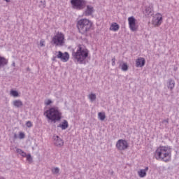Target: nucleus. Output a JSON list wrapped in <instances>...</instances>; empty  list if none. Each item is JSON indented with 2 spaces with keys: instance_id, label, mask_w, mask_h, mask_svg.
<instances>
[{
  "instance_id": "obj_1",
  "label": "nucleus",
  "mask_w": 179,
  "mask_h": 179,
  "mask_svg": "<svg viewBox=\"0 0 179 179\" xmlns=\"http://www.w3.org/2000/svg\"><path fill=\"white\" fill-rule=\"evenodd\" d=\"M72 56L74 59H76L78 64H86L85 59L87 57H89V50H87V49H86L85 46L82 45H78L77 51L73 52Z\"/></svg>"
},
{
  "instance_id": "obj_2",
  "label": "nucleus",
  "mask_w": 179,
  "mask_h": 179,
  "mask_svg": "<svg viewBox=\"0 0 179 179\" xmlns=\"http://www.w3.org/2000/svg\"><path fill=\"white\" fill-rule=\"evenodd\" d=\"M44 115H45L46 118H48L50 122H53V124H55L57 121H61L62 118V113L59 111L58 107L50 108L45 111Z\"/></svg>"
},
{
  "instance_id": "obj_3",
  "label": "nucleus",
  "mask_w": 179,
  "mask_h": 179,
  "mask_svg": "<svg viewBox=\"0 0 179 179\" xmlns=\"http://www.w3.org/2000/svg\"><path fill=\"white\" fill-rule=\"evenodd\" d=\"M155 158L157 160L161 159L163 162H170L171 159V150L169 147H160L155 151Z\"/></svg>"
},
{
  "instance_id": "obj_4",
  "label": "nucleus",
  "mask_w": 179,
  "mask_h": 179,
  "mask_svg": "<svg viewBox=\"0 0 179 179\" xmlns=\"http://www.w3.org/2000/svg\"><path fill=\"white\" fill-rule=\"evenodd\" d=\"M92 26H93V22L88 19H81L77 22L78 31L85 36H86V34L90 31Z\"/></svg>"
},
{
  "instance_id": "obj_5",
  "label": "nucleus",
  "mask_w": 179,
  "mask_h": 179,
  "mask_svg": "<svg viewBox=\"0 0 179 179\" xmlns=\"http://www.w3.org/2000/svg\"><path fill=\"white\" fill-rule=\"evenodd\" d=\"M51 44L56 47H62L65 44V35L59 31L57 32L52 38Z\"/></svg>"
},
{
  "instance_id": "obj_6",
  "label": "nucleus",
  "mask_w": 179,
  "mask_h": 179,
  "mask_svg": "<svg viewBox=\"0 0 179 179\" xmlns=\"http://www.w3.org/2000/svg\"><path fill=\"white\" fill-rule=\"evenodd\" d=\"M70 3L71 8L76 10H83V8H86L85 0H71Z\"/></svg>"
},
{
  "instance_id": "obj_7",
  "label": "nucleus",
  "mask_w": 179,
  "mask_h": 179,
  "mask_svg": "<svg viewBox=\"0 0 179 179\" xmlns=\"http://www.w3.org/2000/svg\"><path fill=\"white\" fill-rule=\"evenodd\" d=\"M129 145L128 141L124 139H120L116 143V148L118 150H127L128 149Z\"/></svg>"
},
{
  "instance_id": "obj_8",
  "label": "nucleus",
  "mask_w": 179,
  "mask_h": 179,
  "mask_svg": "<svg viewBox=\"0 0 179 179\" xmlns=\"http://www.w3.org/2000/svg\"><path fill=\"white\" fill-rule=\"evenodd\" d=\"M57 57L61 59V61H63V62H68L69 61V53L68 52L62 53V52L59 51Z\"/></svg>"
},
{
  "instance_id": "obj_9",
  "label": "nucleus",
  "mask_w": 179,
  "mask_h": 179,
  "mask_svg": "<svg viewBox=\"0 0 179 179\" xmlns=\"http://www.w3.org/2000/svg\"><path fill=\"white\" fill-rule=\"evenodd\" d=\"M129 26L131 31H136V19L134 16L128 18Z\"/></svg>"
},
{
  "instance_id": "obj_10",
  "label": "nucleus",
  "mask_w": 179,
  "mask_h": 179,
  "mask_svg": "<svg viewBox=\"0 0 179 179\" xmlns=\"http://www.w3.org/2000/svg\"><path fill=\"white\" fill-rule=\"evenodd\" d=\"M94 13V8H93L90 5H87V8L84 12V15L85 16H92Z\"/></svg>"
},
{
  "instance_id": "obj_11",
  "label": "nucleus",
  "mask_w": 179,
  "mask_h": 179,
  "mask_svg": "<svg viewBox=\"0 0 179 179\" xmlns=\"http://www.w3.org/2000/svg\"><path fill=\"white\" fill-rule=\"evenodd\" d=\"M145 64H146V60L143 57H139L136 60V66L137 68H142L145 66Z\"/></svg>"
},
{
  "instance_id": "obj_12",
  "label": "nucleus",
  "mask_w": 179,
  "mask_h": 179,
  "mask_svg": "<svg viewBox=\"0 0 179 179\" xmlns=\"http://www.w3.org/2000/svg\"><path fill=\"white\" fill-rule=\"evenodd\" d=\"M53 139L55 141L54 143L55 146H63L64 145V141L59 138L58 136H54Z\"/></svg>"
},
{
  "instance_id": "obj_13",
  "label": "nucleus",
  "mask_w": 179,
  "mask_h": 179,
  "mask_svg": "<svg viewBox=\"0 0 179 179\" xmlns=\"http://www.w3.org/2000/svg\"><path fill=\"white\" fill-rule=\"evenodd\" d=\"M163 22V17L162 15L158 16L152 20V24L154 26H160Z\"/></svg>"
},
{
  "instance_id": "obj_14",
  "label": "nucleus",
  "mask_w": 179,
  "mask_h": 179,
  "mask_svg": "<svg viewBox=\"0 0 179 179\" xmlns=\"http://www.w3.org/2000/svg\"><path fill=\"white\" fill-rule=\"evenodd\" d=\"M144 15L147 17H149L150 16H152L153 15V8L150 6H146L145 11H144Z\"/></svg>"
},
{
  "instance_id": "obj_15",
  "label": "nucleus",
  "mask_w": 179,
  "mask_h": 179,
  "mask_svg": "<svg viewBox=\"0 0 179 179\" xmlns=\"http://www.w3.org/2000/svg\"><path fill=\"white\" fill-rule=\"evenodd\" d=\"M13 106L17 108H20V107H23V102L19 99L14 100L13 101Z\"/></svg>"
},
{
  "instance_id": "obj_16",
  "label": "nucleus",
  "mask_w": 179,
  "mask_h": 179,
  "mask_svg": "<svg viewBox=\"0 0 179 179\" xmlns=\"http://www.w3.org/2000/svg\"><path fill=\"white\" fill-rule=\"evenodd\" d=\"M174 86H176V82H174V80L169 79L167 83L168 89H170V90H172L173 89H174Z\"/></svg>"
},
{
  "instance_id": "obj_17",
  "label": "nucleus",
  "mask_w": 179,
  "mask_h": 179,
  "mask_svg": "<svg viewBox=\"0 0 179 179\" xmlns=\"http://www.w3.org/2000/svg\"><path fill=\"white\" fill-rule=\"evenodd\" d=\"M6 65H8V59L0 56V68H3V66H6Z\"/></svg>"
},
{
  "instance_id": "obj_18",
  "label": "nucleus",
  "mask_w": 179,
  "mask_h": 179,
  "mask_svg": "<svg viewBox=\"0 0 179 179\" xmlns=\"http://www.w3.org/2000/svg\"><path fill=\"white\" fill-rule=\"evenodd\" d=\"M69 127V124H68V121L64 120L62 124H59L57 127L62 128V130H65Z\"/></svg>"
},
{
  "instance_id": "obj_19",
  "label": "nucleus",
  "mask_w": 179,
  "mask_h": 179,
  "mask_svg": "<svg viewBox=\"0 0 179 179\" xmlns=\"http://www.w3.org/2000/svg\"><path fill=\"white\" fill-rule=\"evenodd\" d=\"M110 30H113V31H117V30H120V25L115 22L111 24Z\"/></svg>"
},
{
  "instance_id": "obj_20",
  "label": "nucleus",
  "mask_w": 179,
  "mask_h": 179,
  "mask_svg": "<svg viewBox=\"0 0 179 179\" xmlns=\"http://www.w3.org/2000/svg\"><path fill=\"white\" fill-rule=\"evenodd\" d=\"M138 174L141 178H143V177H146V172L143 171V169H141L138 172Z\"/></svg>"
},
{
  "instance_id": "obj_21",
  "label": "nucleus",
  "mask_w": 179,
  "mask_h": 179,
  "mask_svg": "<svg viewBox=\"0 0 179 179\" xmlns=\"http://www.w3.org/2000/svg\"><path fill=\"white\" fill-rule=\"evenodd\" d=\"M98 117L101 121H104L106 120V113L100 112L98 114Z\"/></svg>"
},
{
  "instance_id": "obj_22",
  "label": "nucleus",
  "mask_w": 179,
  "mask_h": 179,
  "mask_svg": "<svg viewBox=\"0 0 179 179\" xmlns=\"http://www.w3.org/2000/svg\"><path fill=\"white\" fill-rule=\"evenodd\" d=\"M10 94L11 96H13V97H19V92H17V91H16V90H12L10 92Z\"/></svg>"
},
{
  "instance_id": "obj_23",
  "label": "nucleus",
  "mask_w": 179,
  "mask_h": 179,
  "mask_svg": "<svg viewBox=\"0 0 179 179\" xmlns=\"http://www.w3.org/2000/svg\"><path fill=\"white\" fill-rule=\"evenodd\" d=\"M88 99H90V101H95L96 99V94H93V93L90 94L88 96Z\"/></svg>"
},
{
  "instance_id": "obj_24",
  "label": "nucleus",
  "mask_w": 179,
  "mask_h": 179,
  "mask_svg": "<svg viewBox=\"0 0 179 179\" xmlns=\"http://www.w3.org/2000/svg\"><path fill=\"white\" fill-rule=\"evenodd\" d=\"M121 69L124 72H127V71H128V64L127 63H123Z\"/></svg>"
},
{
  "instance_id": "obj_25",
  "label": "nucleus",
  "mask_w": 179,
  "mask_h": 179,
  "mask_svg": "<svg viewBox=\"0 0 179 179\" xmlns=\"http://www.w3.org/2000/svg\"><path fill=\"white\" fill-rule=\"evenodd\" d=\"M27 162H29V163H32L33 162V157H31V155L28 154L27 156Z\"/></svg>"
},
{
  "instance_id": "obj_26",
  "label": "nucleus",
  "mask_w": 179,
  "mask_h": 179,
  "mask_svg": "<svg viewBox=\"0 0 179 179\" xmlns=\"http://www.w3.org/2000/svg\"><path fill=\"white\" fill-rule=\"evenodd\" d=\"M52 174H58L59 173V168L55 167L52 169Z\"/></svg>"
},
{
  "instance_id": "obj_27",
  "label": "nucleus",
  "mask_w": 179,
  "mask_h": 179,
  "mask_svg": "<svg viewBox=\"0 0 179 179\" xmlns=\"http://www.w3.org/2000/svg\"><path fill=\"white\" fill-rule=\"evenodd\" d=\"M39 8H41V9H44V8H45V1H40Z\"/></svg>"
},
{
  "instance_id": "obj_28",
  "label": "nucleus",
  "mask_w": 179,
  "mask_h": 179,
  "mask_svg": "<svg viewBox=\"0 0 179 179\" xmlns=\"http://www.w3.org/2000/svg\"><path fill=\"white\" fill-rule=\"evenodd\" d=\"M26 125L27 128H31V127H33V124H31V121H27L26 123Z\"/></svg>"
},
{
  "instance_id": "obj_29",
  "label": "nucleus",
  "mask_w": 179,
  "mask_h": 179,
  "mask_svg": "<svg viewBox=\"0 0 179 179\" xmlns=\"http://www.w3.org/2000/svg\"><path fill=\"white\" fill-rule=\"evenodd\" d=\"M19 138H20V139H24V133L20 132Z\"/></svg>"
},
{
  "instance_id": "obj_30",
  "label": "nucleus",
  "mask_w": 179,
  "mask_h": 179,
  "mask_svg": "<svg viewBox=\"0 0 179 179\" xmlns=\"http://www.w3.org/2000/svg\"><path fill=\"white\" fill-rule=\"evenodd\" d=\"M52 103V101H51L50 99H48L45 102V106H50Z\"/></svg>"
},
{
  "instance_id": "obj_31",
  "label": "nucleus",
  "mask_w": 179,
  "mask_h": 179,
  "mask_svg": "<svg viewBox=\"0 0 179 179\" xmlns=\"http://www.w3.org/2000/svg\"><path fill=\"white\" fill-rule=\"evenodd\" d=\"M16 152H17V153H19V155H22L23 150H22V149H20V148H17Z\"/></svg>"
},
{
  "instance_id": "obj_32",
  "label": "nucleus",
  "mask_w": 179,
  "mask_h": 179,
  "mask_svg": "<svg viewBox=\"0 0 179 179\" xmlns=\"http://www.w3.org/2000/svg\"><path fill=\"white\" fill-rule=\"evenodd\" d=\"M21 156H22V157H26L27 156V154H26L24 151H22V153H21Z\"/></svg>"
},
{
  "instance_id": "obj_33",
  "label": "nucleus",
  "mask_w": 179,
  "mask_h": 179,
  "mask_svg": "<svg viewBox=\"0 0 179 179\" xmlns=\"http://www.w3.org/2000/svg\"><path fill=\"white\" fill-rule=\"evenodd\" d=\"M164 122H166V124H169V119L164 120L162 121V124H164Z\"/></svg>"
},
{
  "instance_id": "obj_34",
  "label": "nucleus",
  "mask_w": 179,
  "mask_h": 179,
  "mask_svg": "<svg viewBox=\"0 0 179 179\" xmlns=\"http://www.w3.org/2000/svg\"><path fill=\"white\" fill-rule=\"evenodd\" d=\"M40 45H41V47H44V41H41Z\"/></svg>"
},
{
  "instance_id": "obj_35",
  "label": "nucleus",
  "mask_w": 179,
  "mask_h": 179,
  "mask_svg": "<svg viewBox=\"0 0 179 179\" xmlns=\"http://www.w3.org/2000/svg\"><path fill=\"white\" fill-rule=\"evenodd\" d=\"M143 171H145V172L146 173V171H148V170H149V167L146 166L145 168V169H143Z\"/></svg>"
},
{
  "instance_id": "obj_36",
  "label": "nucleus",
  "mask_w": 179,
  "mask_h": 179,
  "mask_svg": "<svg viewBox=\"0 0 179 179\" xmlns=\"http://www.w3.org/2000/svg\"><path fill=\"white\" fill-rule=\"evenodd\" d=\"M14 139H17V134H14Z\"/></svg>"
},
{
  "instance_id": "obj_37",
  "label": "nucleus",
  "mask_w": 179,
  "mask_h": 179,
  "mask_svg": "<svg viewBox=\"0 0 179 179\" xmlns=\"http://www.w3.org/2000/svg\"><path fill=\"white\" fill-rule=\"evenodd\" d=\"M57 58H58L57 56H56V57H54L52 58V61H55V59H57Z\"/></svg>"
},
{
  "instance_id": "obj_38",
  "label": "nucleus",
  "mask_w": 179,
  "mask_h": 179,
  "mask_svg": "<svg viewBox=\"0 0 179 179\" xmlns=\"http://www.w3.org/2000/svg\"><path fill=\"white\" fill-rule=\"evenodd\" d=\"M112 62H115V57H113V58L112 59Z\"/></svg>"
},
{
  "instance_id": "obj_39",
  "label": "nucleus",
  "mask_w": 179,
  "mask_h": 179,
  "mask_svg": "<svg viewBox=\"0 0 179 179\" xmlns=\"http://www.w3.org/2000/svg\"><path fill=\"white\" fill-rule=\"evenodd\" d=\"M115 62H112V66H115Z\"/></svg>"
},
{
  "instance_id": "obj_40",
  "label": "nucleus",
  "mask_w": 179,
  "mask_h": 179,
  "mask_svg": "<svg viewBox=\"0 0 179 179\" xmlns=\"http://www.w3.org/2000/svg\"><path fill=\"white\" fill-rule=\"evenodd\" d=\"M12 66H15V62H13Z\"/></svg>"
},
{
  "instance_id": "obj_41",
  "label": "nucleus",
  "mask_w": 179,
  "mask_h": 179,
  "mask_svg": "<svg viewBox=\"0 0 179 179\" xmlns=\"http://www.w3.org/2000/svg\"><path fill=\"white\" fill-rule=\"evenodd\" d=\"M177 69H178L177 67L174 68V71H177Z\"/></svg>"
},
{
  "instance_id": "obj_42",
  "label": "nucleus",
  "mask_w": 179,
  "mask_h": 179,
  "mask_svg": "<svg viewBox=\"0 0 179 179\" xmlns=\"http://www.w3.org/2000/svg\"><path fill=\"white\" fill-rule=\"evenodd\" d=\"M0 179H5V178H3V177H0Z\"/></svg>"
},
{
  "instance_id": "obj_43",
  "label": "nucleus",
  "mask_w": 179,
  "mask_h": 179,
  "mask_svg": "<svg viewBox=\"0 0 179 179\" xmlns=\"http://www.w3.org/2000/svg\"><path fill=\"white\" fill-rule=\"evenodd\" d=\"M27 69V71H30V68H29V67Z\"/></svg>"
},
{
  "instance_id": "obj_44",
  "label": "nucleus",
  "mask_w": 179,
  "mask_h": 179,
  "mask_svg": "<svg viewBox=\"0 0 179 179\" xmlns=\"http://www.w3.org/2000/svg\"><path fill=\"white\" fill-rule=\"evenodd\" d=\"M120 66H121V64H120Z\"/></svg>"
}]
</instances>
